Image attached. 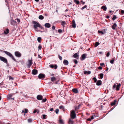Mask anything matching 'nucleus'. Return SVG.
Segmentation results:
<instances>
[{"mask_svg": "<svg viewBox=\"0 0 124 124\" xmlns=\"http://www.w3.org/2000/svg\"><path fill=\"white\" fill-rule=\"evenodd\" d=\"M117 26V25L116 23H114V24L112 26V28L113 29L115 30V29L116 27Z\"/></svg>", "mask_w": 124, "mask_h": 124, "instance_id": "6ab92c4d", "label": "nucleus"}, {"mask_svg": "<svg viewBox=\"0 0 124 124\" xmlns=\"http://www.w3.org/2000/svg\"><path fill=\"white\" fill-rule=\"evenodd\" d=\"M116 17L115 15H114L113 16V17L112 18V20L114 21L115 19H116Z\"/></svg>", "mask_w": 124, "mask_h": 124, "instance_id": "e433bc0d", "label": "nucleus"}, {"mask_svg": "<svg viewBox=\"0 0 124 124\" xmlns=\"http://www.w3.org/2000/svg\"><path fill=\"white\" fill-rule=\"evenodd\" d=\"M0 60L2 61L4 63H7L8 62V61L7 59L3 57L0 56Z\"/></svg>", "mask_w": 124, "mask_h": 124, "instance_id": "20e7f679", "label": "nucleus"}, {"mask_svg": "<svg viewBox=\"0 0 124 124\" xmlns=\"http://www.w3.org/2000/svg\"><path fill=\"white\" fill-rule=\"evenodd\" d=\"M28 68H30L32 64V60H29L28 61Z\"/></svg>", "mask_w": 124, "mask_h": 124, "instance_id": "1a4fd4ad", "label": "nucleus"}, {"mask_svg": "<svg viewBox=\"0 0 124 124\" xmlns=\"http://www.w3.org/2000/svg\"><path fill=\"white\" fill-rule=\"evenodd\" d=\"M43 116V119H46V118L45 117L46 116V115H42Z\"/></svg>", "mask_w": 124, "mask_h": 124, "instance_id": "a18cd8bd", "label": "nucleus"}, {"mask_svg": "<svg viewBox=\"0 0 124 124\" xmlns=\"http://www.w3.org/2000/svg\"><path fill=\"white\" fill-rule=\"evenodd\" d=\"M24 113H27V112H28V109H26V108H25V109H24Z\"/></svg>", "mask_w": 124, "mask_h": 124, "instance_id": "c03bdc74", "label": "nucleus"}, {"mask_svg": "<svg viewBox=\"0 0 124 124\" xmlns=\"http://www.w3.org/2000/svg\"><path fill=\"white\" fill-rule=\"evenodd\" d=\"M16 23V21L13 20H11V24L13 25H14Z\"/></svg>", "mask_w": 124, "mask_h": 124, "instance_id": "412c9836", "label": "nucleus"}, {"mask_svg": "<svg viewBox=\"0 0 124 124\" xmlns=\"http://www.w3.org/2000/svg\"><path fill=\"white\" fill-rule=\"evenodd\" d=\"M113 60H114V61L115 60H116V58L115 57H114L113 58V59H112Z\"/></svg>", "mask_w": 124, "mask_h": 124, "instance_id": "338daca9", "label": "nucleus"}, {"mask_svg": "<svg viewBox=\"0 0 124 124\" xmlns=\"http://www.w3.org/2000/svg\"><path fill=\"white\" fill-rule=\"evenodd\" d=\"M98 68L99 70H101L102 69V67L101 66H99Z\"/></svg>", "mask_w": 124, "mask_h": 124, "instance_id": "603ef678", "label": "nucleus"}, {"mask_svg": "<svg viewBox=\"0 0 124 124\" xmlns=\"http://www.w3.org/2000/svg\"><path fill=\"white\" fill-rule=\"evenodd\" d=\"M4 52L7 55L12 58L14 61L16 62V60L12 54L11 53L6 51H4Z\"/></svg>", "mask_w": 124, "mask_h": 124, "instance_id": "f257e3e1", "label": "nucleus"}, {"mask_svg": "<svg viewBox=\"0 0 124 124\" xmlns=\"http://www.w3.org/2000/svg\"><path fill=\"white\" fill-rule=\"evenodd\" d=\"M58 32L60 33H61L62 32V30L61 29H59L58 30Z\"/></svg>", "mask_w": 124, "mask_h": 124, "instance_id": "49530a36", "label": "nucleus"}, {"mask_svg": "<svg viewBox=\"0 0 124 124\" xmlns=\"http://www.w3.org/2000/svg\"><path fill=\"white\" fill-rule=\"evenodd\" d=\"M44 26L46 27L49 28L50 27V25L49 23H46L45 24Z\"/></svg>", "mask_w": 124, "mask_h": 124, "instance_id": "ddd939ff", "label": "nucleus"}, {"mask_svg": "<svg viewBox=\"0 0 124 124\" xmlns=\"http://www.w3.org/2000/svg\"><path fill=\"white\" fill-rule=\"evenodd\" d=\"M91 119V120H92L93 119H94V117L93 116H92L91 117V118H90Z\"/></svg>", "mask_w": 124, "mask_h": 124, "instance_id": "4d7b16f0", "label": "nucleus"}, {"mask_svg": "<svg viewBox=\"0 0 124 124\" xmlns=\"http://www.w3.org/2000/svg\"><path fill=\"white\" fill-rule=\"evenodd\" d=\"M70 116L71 118L74 119L76 117V114L75 113V111L74 110H73L71 111Z\"/></svg>", "mask_w": 124, "mask_h": 124, "instance_id": "7ed1b4c3", "label": "nucleus"}, {"mask_svg": "<svg viewBox=\"0 0 124 124\" xmlns=\"http://www.w3.org/2000/svg\"><path fill=\"white\" fill-rule=\"evenodd\" d=\"M59 108L60 109H62V110H63L64 107L63 106L61 105L59 107Z\"/></svg>", "mask_w": 124, "mask_h": 124, "instance_id": "473e14b6", "label": "nucleus"}, {"mask_svg": "<svg viewBox=\"0 0 124 124\" xmlns=\"http://www.w3.org/2000/svg\"><path fill=\"white\" fill-rule=\"evenodd\" d=\"M15 54L16 56L18 57H20L21 56V53L18 51L15 52Z\"/></svg>", "mask_w": 124, "mask_h": 124, "instance_id": "0eeeda50", "label": "nucleus"}, {"mask_svg": "<svg viewBox=\"0 0 124 124\" xmlns=\"http://www.w3.org/2000/svg\"><path fill=\"white\" fill-rule=\"evenodd\" d=\"M9 30L8 29H7L6 31H4V33L5 34H7L9 33Z\"/></svg>", "mask_w": 124, "mask_h": 124, "instance_id": "b1692460", "label": "nucleus"}, {"mask_svg": "<svg viewBox=\"0 0 124 124\" xmlns=\"http://www.w3.org/2000/svg\"><path fill=\"white\" fill-rule=\"evenodd\" d=\"M17 22H20V20L19 19H17Z\"/></svg>", "mask_w": 124, "mask_h": 124, "instance_id": "052dcab7", "label": "nucleus"}, {"mask_svg": "<svg viewBox=\"0 0 124 124\" xmlns=\"http://www.w3.org/2000/svg\"><path fill=\"white\" fill-rule=\"evenodd\" d=\"M100 44V43L98 42H96L95 43V47H96L98 46Z\"/></svg>", "mask_w": 124, "mask_h": 124, "instance_id": "c756f323", "label": "nucleus"}, {"mask_svg": "<svg viewBox=\"0 0 124 124\" xmlns=\"http://www.w3.org/2000/svg\"><path fill=\"white\" fill-rule=\"evenodd\" d=\"M32 120L31 119H28V121L29 123H31L32 122Z\"/></svg>", "mask_w": 124, "mask_h": 124, "instance_id": "ea45409f", "label": "nucleus"}, {"mask_svg": "<svg viewBox=\"0 0 124 124\" xmlns=\"http://www.w3.org/2000/svg\"><path fill=\"white\" fill-rule=\"evenodd\" d=\"M86 54H83L81 56V57H80V60L81 61H83L86 58Z\"/></svg>", "mask_w": 124, "mask_h": 124, "instance_id": "423d86ee", "label": "nucleus"}, {"mask_svg": "<svg viewBox=\"0 0 124 124\" xmlns=\"http://www.w3.org/2000/svg\"><path fill=\"white\" fill-rule=\"evenodd\" d=\"M38 58H40V59L41 58H42L41 57L40 55L39 54L38 55Z\"/></svg>", "mask_w": 124, "mask_h": 124, "instance_id": "6e6d98bb", "label": "nucleus"}, {"mask_svg": "<svg viewBox=\"0 0 124 124\" xmlns=\"http://www.w3.org/2000/svg\"><path fill=\"white\" fill-rule=\"evenodd\" d=\"M59 122L60 124H64V122L63 120L61 119H60L59 120Z\"/></svg>", "mask_w": 124, "mask_h": 124, "instance_id": "5701e85b", "label": "nucleus"}, {"mask_svg": "<svg viewBox=\"0 0 124 124\" xmlns=\"http://www.w3.org/2000/svg\"><path fill=\"white\" fill-rule=\"evenodd\" d=\"M99 53L100 54H102V52H99Z\"/></svg>", "mask_w": 124, "mask_h": 124, "instance_id": "774afa93", "label": "nucleus"}, {"mask_svg": "<svg viewBox=\"0 0 124 124\" xmlns=\"http://www.w3.org/2000/svg\"><path fill=\"white\" fill-rule=\"evenodd\" d=\"M74 2L77 5H78L79 3V2L78 0H74Z\"/></svg>", "mask_w": 124, "mask_h": 124, "instance_id": "bb28decb", "label": "nucleus"}, {"mask_svg": "<svg viewBox=\"0 0 124 124\" xmlns=\"http://www.w3.org/2000/svg\"><path fill=\"white\" fill-rule=\"evenodd\" d=\"M33 27L35 29L37 28V27L40 26V24L38 22L35 21H33Z\"/></svg>", "mask_w": 124, "mask_h": 124, "instance_id": "f03ea898", "label": "nucleus"}, {"mask_svg": "<svg viewBox=\"0 0 124 124\" xmlns=\"http://www.w3.org/2000/svg\"><path fill=\"white\" fill-rule=\"evenodd\" d=\"M91 72L90 71H85L84 72V73L85 74H89L91 73Z\"/></svg>", "mask_w": 124, "mask_h": 124, "instance_id": "dca6fc26", "label": "nucleus"}, {"mask_svg": "<svg viewBox=\"0 0 124 124\" xmlns=\"http://www.w3.org/2000/svg\"><path fill=\"white\" fill-rule=\"evenodd\" d=\"M65 24V21H62V22L61 24L62 26L64 25Z\"/></svg>", "mask_w": 124, "mask_h": 124, "instance_id": "58836bf2", "label": "nucleus"}, {"mask_svg": "<svg viewBox=\"0 0 124 124\" xmlns=\"http://www.w3.org/2000/svg\"><path fill=\"white\" fill-rule=\"evenodd\" d=\"M72 91L74 93H78V91L77 89L74 88L72 89Z\"/></svg>", "mask_w": 124, "mask_h": 124, "instance_id": "f3484780", "label": "nucleus"}, {"mask_svg": "<svg viewBox=\"0 0 124 124\" xmlns=\"http://www.w3.org/2000/svg\"><path fill=\"white\" fill-rule=\"evenodd\" d=\"M114 108V107H113V108H111L110 109V111H111V110H112Z\"/></svg>", "mask_w": 124, "mask_h": 124, "instance_id": "69168bd1", "label": "nucleus"}, {"mask_svg": "<svg viewBox=\"0 0 124 124\" xmlns=\"http://www.w3.org/2000/svg\"><path fill=\"white\" fill-rule=\"evenodd\" d=\"M100 65L101 66H103L104 65V63H100Z\"/></svg>", "mask_w": 124, "mask_h": 124, "instance_id": "3c124183", "label": "nucleus"}, {"mask_svg": "<svg viewBox=\"0 0 124 124\" xmlns=\"http://www.w3.org/2000/svg\"><path fill=\"white\" fill-rule=\"evenodd\" d=\"M99 76L100 78V79H102L103 77V73H101L99 74Z\"/></svg>", "mask_w": 124, "mask_h": 124, "instance_id": "c85d7f7f", "label": "nucleus"}, {"mask_svg": "<svg viewBox=\"0 0 124 124\" xmlns=\"http://www.w3.org/2000/svg\"><path fill=\"white\" fill-rule=\"evenodd\" d=\"M114 60H113L112 59V60H111L110 61V62L111 64H113L114 63Z\"/></svg>", "mask_w": 124, "mask_h": 124, "instance_id": "79ce46f5", "label": "nucleus"}, {"mask_svg": "<svg viewBox=\"0 0 124 124\" xmlns=\"http://www.w3.org/2000/svg\"><path fill=\"white\" fill-rule=\"evenodd\" d=\"M41 39V38L40 37H39L37 38V40L39 42H40V40Z\"/></svg>", "mask_w": 124, "mask_h": 124, "instance_id": "c9c22d12", "label": "nucleus"}, {"mask_svg": "<svg viewBox=\"0 0 124 124\" xmlns=\"http://www.w3.org/2000/svg\"><path fill=\"white\" fill-rule=\"evenodd\" d=\"M37 98L38 100H40L42 99L43 97L41 95H38L37 96Z\"/></svg>", "mask_w": 124, "mask_h": 124, "instance_id": "f8f14e48", "label": "nucleus"}, {"mask_svg": "<svg viewBox=\"0 0 124 124\" xmlns=\"http://www.w3.org/2000/svg\"><path fill=\"white\" fill-rule=\"evenodd\" d=\"M121 13L122 14H124V10H122L121 11Z\"/></svg>", "mask_w": 124, "mask_h": 124, "instance_id": "13d9d810", "label": "nucleus"}, {"mask_svg": "<svg viewBox=\"0 0 124 124\" xmlns=\"http://www.w3.org/2000/svg\"><path fill=\"white\" fill-rule=\"evenodd\" d=\"M74 22H73L72 25V26L74 28H75L76 27V24L74 20H73Z\"/></svg>", "mask_w": 124, "mask_h": 124, "instance_id": "a878e982", "label": "nucleus"}, {"mask_svg": "<svg viewBox=\"0 0 124 124\" xmlns=\"http://www.w3.org/2000/svg\"><path fill=\"white\" fill-rule=\"evenodd\" d=\"M109 55H110V53H109V52H108L106 54V56L107 57H108L109 56Z\"/></svg>", "mask_w": 124, "mask_h": 124, "instance_id": "8fccbe9b", "label": "nucleus"}, {"mask_svg": "<svg viewBox=\"0 0 124 124\" xmlns=\"http://www.w3.org/2000/svg\"><path fill=\"white\" fill-rule=\"evenodd\" d=\"M121 86V84H119L118 85H117L116 88V91L118 90L120 88V86Z\"/></svg>", "mask_w": 124, "mask_h": 124, "instance_id": "2eb2a0df", "label": "nucleus"}, {"mask_svg": "<svg viewBox=\"0 0 124 124\" xmlns=\"http://www.w3.org/2000/svg\"><path fill=\"white\" fill-rule=\"evenodd\" d=\"M51 80L53 81L56 80V78L55 77H53L51 78Z\"/></svg>", "mask_w": 124, "mask_h": 124, "instance_id": "7c9ffc66", "label": "nucleus"}, {"mask_svg": "<svg viewBox=\"0 0 124 124\" xmlns=\"http://www.w3.org/2000/svg\"><path fill=\"white\" fill-rule=\"evenodd\" d=\"M93 79L94 81V82L95 83L97 81V79L95 77H94L93 78Z\"/></svg>", "mask_w": 124, "mask_h": 124, "instance_id": "4c0bfd02", "label": "nucleus"}, {"mask_svg": "<svg viewBox=\"0 0 124 124\" xmlns=\"http://www.w3.org/2000/svg\"><path fill=\"white\" fill-rule=\"evenodd\" d=\"M39 18L40 20H43L44 19V17L43 16L40 15L39 16Z\"/></svg>", "mask_w": 124, "mask_h": 124, "instance_id": "393cba45", "label": "nucleus"}, {"mask_svg": "<svg viewBox=\"0 0 124 124\" xmlns=\"http://www.w3.org/2000/svg\"><path fill=\"white\" fill-rule=\"evenodd\" d=\"M63 64L65 65H67L68 64L69 62L68 60L64 59L63 62Z\"/></svg>", "mask_w": 124, "mask_h": 124, "instance_id": "9b49d317", "label": "nucleus"}, {"mask_svg": "<svg viewBox=\"0 0 124 124\" xmlns=\"http://www.w3.org/2000/svg\"><path fill=\"white\" fill-rule=\"evenodd\" d=\"M101 8L102 9H103V10L104 11H106L107 9V8L106 7L104 6H102L101 7Z\"/></svg>", "mask_w": 124, "mask_h": 124, "instance_id": "a211bd4d", "label": "nucleus"}, {"mask_svg": "<svg viewBox=\"0 0 124 124\" xmlns=\"http://www.w3.org/2000/svg\"><path fill=\"white\" fill-rule=\"evenodd\" d=\"M38 72V71L36 69H34L32 70V73L34 75H36L37 74Z\"/></svg>", "mask_w": 124, "mask_h": 124, "instance_id": "6e6552de", "label": "nucleus"}, {"mask_svg": "<svg viewBox=\"0 0 124 124\" xmlns=\"http://www.w3.org/2000/svg\"><path fill=\"white\" fill-rule=\"evenodd\" d=\"M58 57L59 59L60 60H62V57L61 56H60L59 54L58 55Z\"/></svg>", "mask_w": 124, "mask_h": 124, "instance_id": "de8ad7c7", "label": "nucleus"}, {"mask_svg": "<svg viewBox=\"0 0 124 124\" xmlns=\"http://www.w3.org/2000/svg\"><path fill=\"white\" fill-rule=\"evenodd\" d=\"M102 83L101 81L100 80H98L97 81L96 83V84L97 85L99 86L101 85Z\"/></svg>", "mask_w": 124, "mask_h": 124, "instance_id": "9d476101", "label": "nucleus"}, {"mask_svg": "<svg viewBox=\"0 0 124 124\" xmlns=\"http://www.w3.org/2000/svg\"><path fill=\"white\" fill-rule=\"evenodd\" d=\"M45 74H40L38 76V78L39 79H43L45 77Z\"/></svg>", "mask_w": 124, "mask_h": 124, "instance_id": "39448f33", "label": "nucleus"}, {"mask_svg": "<svg viewBox=\"0 0 124 124\" xmlns=\"http://www.w3.org/2000/svg\"><path fill=\"white\" fill-rule=\"evenodd\" d=\"M54 66L53 64H52L50 66V67L51 68H54Z\"/></svg>", "mask_w": 124, "mask_h": 124, "instance_id": "09e8293b", "label": "nucleus"}, {"mask_svg": "<svg viewBox=\"0 0 124 124\" xmlns=\"http://www.w3.org/2000/svg\"><path fill=\"white\" fill-rule=\"evenodd\" d=\"M98 32L99 33H101L102 35H103L104 34L105 32V31L103 32L101 31H100L99 30L98 31Z\"/></svg>", "mask_w": 124, "mask_h": 124, "instance_id": "cd10ccee", "label": "nucleus"}, {"mask_svg": "<svg viewBox=\"0 0 124 124\" xmlns=\"http://www.w3.org/2000/svg\"><path fill=\"white\" fill-rule=\"evenodd\" d=\"M42 102H45L47 100V99L46 98H45V99H42Z\"/></svg>", "mask_w": 124, "mask_h": 124, "instance_id": "37998d69", "label": "nucleus"}, {"mask_svg": "<svg viewBox=\"0 0 124 124\" xmlns=\"http://www.w3.org/2000/svg\"><path fill=\"white\" fill-rule=\"evenodd\" d=\"M91 119L90 118H88L87 119V120L88 121H91Z\"/></svg>", "mask_w": 124, "mask_h": 124, "instance_id": "680f3d73", "label": "nucleus"}, {"mask_svg": "<svg viewBox=\"0 0 124 124\" xmlns=\"http://www.w3.org/2000/svg\"><path fill=\"white\" fill-rule=\"evenodd\" d=\"M37 112V111L36 110H35L34 111H33V113H35Z\"/></svg>", "mask_w": 124, "mask_h": 124, "instance_id": "0e129e2a", "label": "nucleus"}, {"mask_svg": "<svg viewBox=\"0 0 124 124\" xmlns=\"http://www.w3.org/2000/svg\"><path fill=\"white\" fill-rule=\"evenodd\" d=\"M116 100H114V101L112 102H111V106H113L115 104L116 102Z\"/></svg>", "mask_w": 124, "mask_h": 124, "instance_id": "4be33fe9", "label": "nucleus"}, {"mask_svg": "<svg viewBox=\"0 0 124 124\" xmlns=\"http://www.w3.org/2000/svg\"><path fill=\"white\" fill-rule=\"evenodd\" d=\"M57 66L56 65H54V68L55 69H56L57 68Z\"/></svg>", "mask_w": 124, "mask_h": 124, "instance_id": "864d4df0", "label": "nucleus"}, {"mask_svg": "<svg viewBox=\"0 0 124 124\" xmlns=\"http://www.w3.org/2000/svg\"><path fill=\"white\" fill-rule=\"evenodd\" d=\"M79 55L77 53H76L73 55V57L76 59H78Z\"/></svg>", "mask_w": 124, "mask_h": 124, "instance_id": "4468645a", "label": "nucleus"}, {"mask_svg": "<svg viewBox=\"0 0 124 124\" xmlns=\"http://www.w3.org/2000/svg\"><path fill=\"white\" fill-rule=\"evenodd\" d=\"M73 61L75 64H77L78 63V61L77 60L74 59L73 60Z\"/></svg>", "mask_w": 124, "mask_h": 124, "instance_id": "f704fd0d", "label": "nucleus"}, {"mask_svg": "<svg viewBox=\"0 0 124 124\" xmlns=\"http://www.w3.org/2000/svg\"><path fill=\"white\" fill-rule=\"evenodd\" d=\"M59 111V110L58 109H56L55 111V112L56 114H58V112Z\"/></svg>", "mask_w": 124, "mask_h": 124, "instance_id": "72a5a7b5", "label": "nucleus"}, {"mask_svg": "<svg viewBox=\"0 0 124 124\" xmlns=\"http://www.w3.org/2000/svg\"><path fill=\"white\" fill-rule=\"evenodd\" d=\"M68 123L69 124H73L74 121L73 120H71V119H70L69 120Z\"/></svg>", "mask_w": 124, "mask_h": 124, "instance_id": "aec40b11", "label": "nucleus"}, {"mask_svg": "<svg viewBox=\"0 0 124 124\" xmlns=\"http://www.w3.org/2000/svg\"><path fill=\"white\" fill-rule=\"evenodd\" d=\"M52 29H53V30H54L55 29V27L54 26H53L52 27Z\"/></svg>", "mask_w": 124, "mask_h": 124, "instance_id": "5fc2aeb1", "label": "nucleus"}, {"mask_svg": "<svg viewBox=\"0 0 124 124\" xmlns=\"http://www.w3.org/2000/svg\"><path fill=\"white\" fill-rule=\"evenodd\" d=\"M53 110V108H51L50 109V111H52Z\"/></svg>", "mask_w": 124, "mask_h": 124, "instance_id": "bf43d9fd", "label": "nucleus"}, {"mask_svg": "<svg viewBox=\"0 0 124 124\" xmlns=\"http://www.w3.org/2000/svg\"><path fill=\"white\" fill-rule=\"evenodd\" d=\"M41 48L42 46L40 44H39L38 47V50H40L41 49Z\"/></svg>", "mask_w": 124, "mask_h": 124, "instance_id": "2f4dec72", "label": "nucleus"}, {"mask_svg": "<svg viewBox=\"0 0 124 124\" xmlns=\"http://www.w3.org/2000/svg\"><path fill=\"white\" fill-rule=\"evenodd\" d=\"M87 7V6L86 5H85L83 7H82L81 8V9L82 10H83L84 9V8H86Z\"/></svg>", "mask_w": 124, "mask_h": 124, "instance_id": "a19ab883", "label": "nucleus"}, {"mask_svg": "<svg viewBox=\"0 0 124 124\" xmlns=\"http://www.w3.org/2000/svg\"><path fill=\"white\" fill-rule=\"evenodd\" d=\"M106 18H107V19H108V18H109V16L108 15H107L106 16Z\"/></svg>", "mask_w": 124, "mask_h": 124, "instance_id": "e2e57ef3", "label": "nucleus"}]
</instances>
